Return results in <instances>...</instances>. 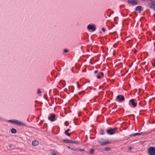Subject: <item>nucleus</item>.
<instances>
[{"label":"nucleus","mask_w":155,"mask_h":155,"mask_svg":"<svg viewBox=\"0 0 155 155\" xmlns=\"http://www.w3.org/2000/svg\"><path fill=\"white\" fill-rule=\"evenodd\" d=\"M64 52L67 53V52H68V51L67 49H65L64 50Z\"/></svg>","instance_id":"obj_26"},{"label":"nucleus","mask_w":155,"mask_h":155,"mask_svg":"<svg viewBox=\"0 0 155 155\" xmlns=\"http://www.w3.org/2000/svg\"><path fill=\"white\" fill-rule=\"evenodd\" d=\"M41 93V91L40 89H39V88L38 89L37 93L38 94H39L40 93Z\"/></svg>","instance_id":"obj_23"},{"label":"nucleus","mask_w":155,"mask_h":155,"mask_svg":"<svg viewBox=\"0 0 155 155\" xmlns=\"http://www.w3.org/2000/svg\"><path fill=\"white\" fill-rule=\"evenodd\" d=\"M51 155H57L55 152L54 151H52L51 152Z\"/></svg>","instance_id":"obj_19"},{"label":"nucleus","mask_w":155,"mask_h":155,"mask_svg":"<svg viewBox=\"0 0 155 155\" xmlns=\"http://www.w3.org/2000/svg\"><path fill=\"white\" fill-rule=\"evenodd\" d=\"M152 65L153 66H154V67H155V63H152Z\"/></svg>","instance_id":"obj_32"},{"label":"nucleus","mask_w":155,"mask_h":155,"mask_svg":"<svg viewBox=\"0 0 155 155\" xmlns=\"http://www.w3.org/2000/svg\"><path fill=\"white\" fill-rule=\"evenodd\" d=\"M11 132L12 134H15L16 133L17 131L15 129L12 128L11 130Z\"/></svg>","instance_id":"obj_14"},{"label":"nucleus","mask_w":155,"mask_h":155,"mask_svg":"<svg viewBox=\"0 0 155 155\" xmlns=\"http://www.w3.org/2000/svg\"><path fill=\"white\" fill-rule=\"evenodd\" d=\"M127 2L129 4L131 5H137V1L136 0H128Z\"/></svg>","instance_id":"obj_3"},{"label":"nucleus","mask_w":155,"mask_h":155,"mask_svg":"<svg viewBox=\"0 0 155 155\" xmlns=\"http://www.w3.org/2000/svg\"><path fill=\"white\" fill-rule=\"evenodd\" d=\"M141 134H142L141 133H135L134 134L131 135L130 136H136L137 135H140Z\"/></svg>","instance_id":"obj_17"},{"label":"nucleus","mask_w":155,"mask_h":155,"mask_svg":"<svg viewBox=\"0 0 155 155\" xmlns=\"http://www.w3.org/2000/svg\"><path fill=\"white\" fill-rule=\"evenodd\" d=\"M148 152L150 155H155V148L153 147H150L148 149Z\"/></svg>","instance_id":"obj_2"},{"label":"nucleus","mask_w":155,"mask_h":155,"mask_svg":"<svg viewBox=\"0 0 155 155\" xmlns=\"http://www.w3.org/2000/svg\"><path fill=\"white\" fill-rule=\"evenodd\" d=\"M153 16H154V17H155V14H153Z\"/></svg>","instance_id":"obj_41"},{"label":"nucleus","mask_w":155,"mask_h":155,"mask_svg":"<svg viewBox=\"0 0 155 155\" xmlns=\"http://www.w3.org/2000/svg\"><path fill=\"white\" fill-rule=\"evenodd\" d=\"M110 149H111V148L110 147H107L105 148L104 149V150L106 151H107L110 150Z\"/></svg>","instance_id":"obj_16"},{"label":"nucleus","mask_w":155,"mask_h":155,"mask_svg":"<svg viewBox=\"0 0 155 155\" xmlns=\"http://www.w3.org/2000/svg\"><path fill=\"white\" fill-rule=\"evenodd\" d=\"M9 147L10 148H11V147H11V145H9Z\"/></svg>","instance_id":"obj_38"},{"label":"nucleus","mask_w":155,"mask_h":155,"mask_svg":"<svg viewBox=\"0 0 155 155\" xmlns=\"http://www.w3.org/2000/svg\"><path fill=\"white\" fill-rule=\"evenodd\" d=\"M153 2L154 3H150L147 5V6L153 10H155V2L153 1Z\"/></svg>","instance_id":"obj_6"},{"label":"nucleus","mask_w":155,"mask_h":155,"mask_svg":"<svg viewBox=\"0 0 155 155\" xmlns=\"http://www.w3.org/2000/svg\"><path fill=\"white\" fill-rule=\"evenodd\" d=\"M14 120H9V122H13V121H14Z\"/></svg>","instance_id":"obj_34"},{"label":"nucleus","mask_w":155,"mask_h":155,"mask_svg":"<svg viewBox=\"0 0 155 155\" xmlns=\"http://www.w3.org/2000/svg\"><path fill=\"white\" fill-rule=\"evenodd\" d=\"M13 123L15 124H16L21 125L23 126L25 125V124H24L21 121H19L17 120H14L13 121Z\"/></svg>","instance_id":"obj_9"},{"label":"nucleus","mask_w":155,"mask_h":155,"mask_svg":"<svg viewBox=\"0 0 155 155\" xmlns=\"http://www.w3.org/2000/svg\"><path fill=\"white\" fill-rule=\"evenodd\" d=\"M79 150L80 151H83L84 150L83 149H80Z\"/></svg>","instance_id":"obj_29"},{"label":"nucleus","mask_w":155,"mask_h":155,"mask_svg":"<svg viewBox=\"0 0 155 155\" xmlns=\"http://www.w3.org/2000/svg\"><path fill=\"white\" fill-rule=\"evenodd\" d=\"M98 72V70H96V71H94V73L95 74H96V73H97Z\"/></svg>","instance_id":"obj_30"},{"label":"nucleus","mask_w":155,"mask_h":155,"mask_svg":"<svg viewBox=\"0 0 155 155\" xmlns=\"http://www.w3.org/2000/svg\"><path fill=\"white\" fill-rule=\"evenodd\" d=\"M94 152V150L93 149L91 148V151L90 152V153L91 154H92Z\"/></svg>","instance_id":"obj_18"},{"label":"nucleus","mask_w":155,"mask_h":155,"mask_svg":"<svg viewBox=\"0 0 155 155\" xmlns=\"http://www.w3.org/2000/svg\"><path fill=\"white\" fill-rule=\"evenodd\" d=\"M114 108H113L112 109H113V110H114Z\"/></svg>","instance_id":"obj_44"},{"label":"nucleus","mask_w":155,"mask_h":155,"mask_svg":"<svg viewBox=\"0 0 155 155\" xmlns=\"http://www.w3.org/2000/svg\"><path fill=\"white\" fill-rule=\"evenodd\" d=\"M129 104H131L134 107H135L137 105V103L135 102L134 100L133 99L130 100L129 101Z\"/></svg>","instance_id":"obj_8"},{"label":"nucleus","mask_w":155,"mask_h":155,"mask_svg":"<svg viewBox=\"0 0 155 155\" xmlns=\"http://www.w3.org/2000/svg\"><path fill=\"white\" fill-rule=\"evenodd\" d=\"M39 142L38 141L34 140L32 142V145L34 146H37Z\"/></svg>","instance_id":"obj_11"},{"label":"nucleus","mask_w":155,"mask_h":155,"mask_svg":"<svg viewBox=\"0 0 155 155\" xmlns=\"http://www.w3.org/2000/svg\"><path fill=\"white\" fill-rule=\"evenodd\" d=\"M111 51H112V52H113V51H114V50H113V49H111Z\"/></svg>","instance_id":"obj_39"},{"label":"nucleus","mask_w":155,"mask_h":155,"mask_svg":"<svg viewBox=\"0 0 155 155\" xmlns=\"http://www.w3.org/2000/svg\"><path fill=\"white\" fill-rule=\"evenodd\" d=\"M87 29L89 30H92L93 31H94L96 30V28L95 26L93 25H89L87 27Z\"/></svg>","instance_id":"obj_7"},{"label":"nucleus","mask_w":155,"mask_h":155,"mask_svg":"<svg viewBox=\"0 0 155 155\" xmlns=\"http://www.w3.org/2000/svg\"><path fill=\"white\" fill-rule=\"evenodd\" d=\"M76 83L77 84H78V88H80V87H81V85H79V84H78V82H76Z\"/></svg>","instance_id":"obj_27"},{"label":"nucleus","mask_w":155,"mask_h":155,"mask_svg":"<svg viewBox=\"0 0 155 155\" xmlns=\"http://www.w3.org/2000/svg\"><path fill=\"white\" fill-rule=\"evenodd\" d=\"M142 1H145L146 2H149L150 1L151 2H153L152 0H142Z\"/></svg>","instance_id":"obj_24"},{"label":"nucleus","mask_w":155,"mask_h":155,"mask_svg":"<svg viewBox=\"0 0 155 155\" xmlns=\"http://www.w3.org/2000/svg\"><path fill=\"white\" fill-rule=\"evenodd\" d=\"M70 130V129H68L66 130L65 131H67V132H68V131H69Z\"/></svg>","instance_id":"obj_31"},{"label":"nucleus","mask_w":155,"mask_h":155,"mask_svg":"<svg viewBox=\"0 0 155 155\" xmlns=\"http://www.w3.org/2000/svg\"><path fill=\"white\" fill-rule=\"evenodd\" d=\"M68 147L69 148H70V147Z\"/></svg>","instance_id":"obj_43"},{"label":"nucleus","mask_w":155,"mask_h":155,"mask_svg":"<svg viewBox=\"0 0 155 155\" xmlns=\"http://www.w3.org/2000/svg\"><path fill=\"white\" fill-rule=\"evenodd\" d=\"M70 140H69L67 139H66L65 140H63V141L66 143H70Z\"/></svg>","instance_id":"obj_15"},{"label":"nucleus","mask_w":155,"mask_h":155,"mask_svg":"<svg viewBox=\"0 0 155 155\" xmlns=\"http://www.w3.org/2000/svg\"><path fill=\"white\" fill-rule=\"evenodd\" d=\"M71 150H74V151H75L76 150V149H74V148H71Z\"/></svg>","instance_id":"obj_33"},{"label":"nucleus","mask_w":155,"mask_h":155,"mask_svg":"<svg viewBox=\"0 0 155 155\" xmlns=\"http://www.w3.org/2000/svg\"><path fill=\"white\" fill-rule=\"evenodd\" d=\"M98 140L102 145H105L110 143V142H104V140L101 138H99Z\"/></svg>","instance_id":"obj_4"},{"label":"nucleus","mask_w":155,"mask_h":155,"mask_svg":"<svg viewBox=\"0 0 155 155\" xmlns=\"http://www.w3.org/2000/svg\"><path fill=\"white\" fill-rule=\"evenodd\" d=\"M65 134L68 136H70V134L68 132L65 131L64 132Z\"/></svg>","instance_id":"obj_22"},{"label":"nucleus","mask_w":155,"mask_h":155,"mask_svg":"<svg viewBox=\"0 0 155 155\" xmlns=\"http://www.w3.org/2000/svg\"><path fill=\"white\" fill-rule=\"evenodd\" d=\"M114 46V47H115V45H114V46Z\"/></svg>","instance_id":"obj_42"},{"label":"nucleus","mask_w":155,"mask_h":155,"mask_svg":"<svg viewBox=\"0 0 155 155\" xmlns=\"http://www.w3.org/2000/svg\"><path fill=\"white\" fill-rule=\"evenodd\" d=\"M55 116V114H51L50 115V116L48 117V119L51 122L54 121L56 120Z\"/></svg>","instance_id":"obj_5"},{"label":"nucleus","mask_w":155,"mask_h":155,"mask_svg":"<svg viewBox=\"0 0 155 155\" xmlns=\"http://www.w3.org/2000/svg\"><path fill=\"white\" fill-rule=\"evenodd\" d=\"M77 143V141H74L72 140H70V143Z\"/></svg>","instance_id":"obj_20"},{"label":"nucleus","mask_w":155,"mask_h":155,"mask_svg":"<svg viewBox=\"0 0 155 155\" xmlns=\"http://www.w3.org/2000/svg\"><path fill=\"white\" fill-rule=\"evenodd\" d=\"M105 133L104 131L102 130H101L100 131V134H104Z\"/></svg>","instance_id":"obj_21"},{"label":"nucleus","mask_w":155,"mask_h":155,"mask_svg":"<svg viewBox=\"0 0 155 155\" xmlns=\"http://www.w3.org/2000/svg\"><path fill=\"white\" fill-rule=\"evenodd\" d=\"M143 9L141 6H137L135 9L136 11H141L143 10Z\"/></svg>","instance_id":"obj_12"},{"label":"nucleus","mask_w":155,"mask_h":155,"mask_svg":"<svg viewBox=\"0 0 155 155\" xmlns=\"http://www.w3.org/2000/svg\"><path fill=\"white\" fill-rule=\"evenodd\" d=\"M65 125L66 126H68V124H65Z\"/></svg>","instance_id":"obj_37"},{"label":"nucleus","mask_w":155,"mask_h":155,"mask_svg":"<svg viewBox=\"0 0 155 155\" xmlns=\"http://www.w3.org/2000/svg\"><path fill=\"white\" fill-rule=\"evenodd\" d=\"M117 98L120 101H124L125 100V98L122 95H118Z\"/></svg>","instance_id":"obj_10"},{"label":"nucleus","mask_w":155,"mask_h":155,"mask_svg":"<svg viewBox=\"0 0 155 155\" xmlns=\"http://www.w3.org/2000/svg\"><path fill=\"white\" fill-rule=\"evenodd\" d=\"M107 132L108 134L112 135L114 133H118V131L117 130V128L115 127L114 128H110L109 129L107 130Z\"/></svg>","instance_id":"obj_1"},{"label":"nucleus","mask_w":155,"mask_h":155,"mask_svg":"<svg viewBox=\"0 0 155 155\" xmlns=\"http://www.w3.org/2000/svg\"><path fill=\"white\" fill-rule=\"evenodd\" d=\"M102 30L103 32H105V29L104 28H102Z\"/></svg>","instance_id":"obj_28"},{"label":"nucleus","mask_w":155,"mask_h":155,"mask_svg":"<svg viewBox=\"0 0 155 155\" xmlns=\"http://www.w3.org/2000/svg\"><path fill=\"white\" fill-rule=\"evenodd\" d=\"M85 93V92L84 91H81V92H80L79 93V94L81 95V94H84Z\"/></svg>","instance_id":"obj_25"},{"label":"nucleus","mask_w":155,"mask_h":155,"mask_svg":"<svg viewBox=\"0 0 155 155\" xmlns=\"http://www.w3.org/2000/svg\"><path fill=\"white\" fill-rule=\"evenodd\" d=\"M137 52V51L135 49L134 50V53H136V52Z\"/></svg>","instance_id":"obj_35"},{"label":"nucleus","mask_w":155,"mask_h":155,"mask_svg":"<svg viewBox=\"0 0 155 155\" xmlns=\"http://www.w3.org/2000/svg\"><path fill=\"white\" fill-rule=\"evenodd\" d=\"M99 89H101V86H100V87H99Z\"/></svg>","instance_id":"obj_40"},{"label":"nucleus","mask_w":155,"mask_h":155,"mask_svg":"<svg viewBox=\"0 0 155 155\" xmlns=\"http://www.w3.org/2000/svg\"><path fill=\"white\" fill-rule=\"evenodd\" d=\"M104 76V74L102 72H100L99 73L98 75L97 76V78L98 79H100L101 76Z\"/></svg>","instance_id":"obj_13"},{"label":"nucleus","mask_w":155,"mask_h":155,"mask_svg":"<svg viewBox=\"0 0 155 155\" xmlns=\"http://www.w3.org/2000/svg\"><path fill=\"white\" fill-rule=\"evenodd\" d=\"M132 149V147H129V150H130V149Z\"/></svg>","instance_id":"obj_36"}]
</instances>
